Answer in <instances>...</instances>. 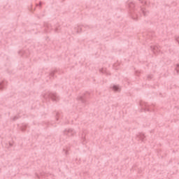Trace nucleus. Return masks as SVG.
<instances>
[{
    "label": "nucleus",
    "mask_w": 179,
    "mask_h": 179,
    "mask_svg": "<svg viewBox=\"0 0 179 179\" xmlns=\"http://www.w3.org/2000/svg\"><path fill=\"white\" fill-rule=\"evenodd\" d=\"M45 99H51L52 101H59V96L57 93L47 92L43 95Z\"/></svg>",
    "instance_id": "f257e3e1"
},
{
    "label": "nucleus",
    "mask_w": 179,
    "mask_h": 179,
    "mask_svg": "<svg viewBox=\"0 0 179 179\" xmlns=\"http://www.w3.org/2000/svg\"><path fill=\"white\" fill-rule=\"evenodd\" d=\"M64 135H67V136H73L75 131L72 129H66L64 131Z\"/></svg>",
    "instance_id": "f03ea898"
},
{
    "label": "nucleus",
    "mask_w": 179,
    "mask_h": 179,
    "mask_svg": "<svg viewBox=\"0 0 179 179\" xmlns=\"http://www.w3.org/2000/svg\"><path fill=\"white\" fill-rule=\"evenodd\" d=\"M77 100L81 101V103H86V95L84 94L83 96H78Z\"/></svg>",
    "instance_id": "7ed1b4c3"
},
{
    "label": "nucleus",
    "mask_w": 179,
    "mask_h": 179,
    "mask_svg": "<svg viewBox=\"0 0 179 179\" xmlns=\"http://www.w3.org/2000/svg\"><path fill=\"white\" fill-rule=\"evenodd\" d=\"M150 48L154 54H156L157 52H159V51H160V49H159V47L157 45L151 46Z\"/></svg>",
    "instance_id": "20e7f679"
},
{
    "label": "nucleus",
    "mask_w": 179,
    "mask_h": 179,
    "mask_svg": "<svg viewBox=\"0 0 179 179\" xmlns=\"http://www.w3.org/2000/svg\"><path fill=\"white\" fill-rule=\"evenodd\" d=\"M113 90L114 92H121V88L118 85H113Z\"/></svg>",
    "instance_id": "39448f33"
},
{
    "label": "nucleus",
    "mask_w": 179,
    "mask_h": 179,
    "mask_svg": "<svg viewBox=\"0 0 179 179\" xmlns=\"http://www.w3.org/2000/svg\"><path fill=\"white\" fill-rule=\"evenodd\" d=\"M138 138H139V139H141L143 142L145 141V134H140L138 135Z\"/></svg>",
    "instance_id": "423d86ee"
},
{
    "label": "nucleus",
    "mask_w": 179,
    "mask_h": 179,
    "mask_svg": "<svg viewBox=\"0 0 179 179\" xmlns=\"http://www.w3.org/2000/svg\"><path fill=\"white\" fill-rule=\"evenodd\" d=\"M129 8L130 9H134V8H135V3L134 2L129 3Z\"/></svg>",
    "instance_id": "0eeeda50"
},
{
    "label": "nucleus",
    "mask_w": 179,
    "mask_h": 179,
    "mask_svg": "<svg viewBox=\"0 0 179 179\" xmlns=\"http://www.w3.org/2000/svg\"><path fill=\"white\" fill-rule=\"evenodd\" d=\"M141 12L144 16H148V13H149V12L146 11L145 8H141Z\"/></svg>",
    "instance_id": "6e6552de"
},
{
    "label": "nucleus",
    "mask_w": 179,
    "mask_h": 179,
    "mask_svg": "<svg viewBox=\"0 0 179 179\" xmlns=\"http://www.w3.org/2000/svg\"><path fill=\"white\" fill-rule=\"evenodd\" d=\"M176 71L177 73H179V64L176 65Z\"/></svg>",
    "instance_id": "1a4fd4ad"
},
{
    "label": "nucleus",
    "mask_w": 179,
    "mask_h": 179,
    "mask_svg": "<svg viewBox=\"0 0 179 179\" xmlns=\"http://www.w3.org/2000/svg\"><path fill=\"white\" fill-rule=\"evenodd\" d=\"M16 120H19V117H18V116H15V117L13 118V121H16Z\"/></svg>",
    "instance_id": "9d476101"
},
{
    "label": "nucleus",
    "mask_w": 179,
    "mask_h": 179,
    "mask_svg": "<svg viewBox=\"0 0 179 179\" xmlns=\"http://www.w3.org/2000/svg\"><path fill=\"white\" fill-rule=\"evenodd\" d=\"M1 89H3V85L2 83H0V90H1Z\"/></svg>",
    "instance_id": "9b49d317"
},
{
    "label": "nucleus",
    "mask_w": 179,
    "mask_h": 179,
    "mask_svg": "<svg viewBox=\"0 0 179 179\" xmlns=\"http://www.w3.org/2000/svg\"><path fill=\"white\" fill-rule=\"evenodd\" d=\"M54 73H55V71H52V72H51V73H50V76H54Z\"/></svg>",
    "instance_id": "f8f14e48"
},
{
    "label": "nucleus",
    "mask_w": 179,
    "mask_h": 179,
    "mask_svg": "<svg viewBox=\"0 0 179 179\" xmlns=\"http://www.w3.org/2000/svg\"><path fill=\"white\" fill-rule=\"evenodd\" d=\"M36 6H40V8H41V1H40L39 4H36Z\"/></svg>",
    "instance_id": "ddd939ff"
},
{
    "label": "nucleus",
    "mask_w": 179,
    "mask_h": 179,
    "mask_svg": "<svg viewBox=\"0 0 179 179\" xmlns=\"http://www.w3.org/2000/svg\"><path fill=\"white\" fill-rule=\"evenodd\" d=\"M145 111H149V108H146L145 109Z\"/></svg>",
    "instance_id": "4468645a"
},
{
    "label": "nucleus",
    "mask_w": 179,
    "mask_h": 179,
    "mask_svg": "<svg viewBox=\"0 0 179 179\" xmlns=\"http://www.w3.org/2000/svg\"><path fill=\"white\" fill-rule=\"evenodd\" d=\"M56 120H58V113H57V117Z\"/></svg>",
    "instance_id": "2eb2a0df"
},
{
    "label": "nucleus",
    "mask_w": 179,
    "mask_h": 179,
    "mask_svg": "<svg viewBox=\"0 0 179 179\" xmlns=\"http://www.w3.org/2000/svg\"><path fill=\"white\" fill-rule=\"evenodd\" d=\"M141 3H143V1H141Z\"/></svg>",
    "instance_id": "dca6fc26"
},
{
    "label": "nucleus",
    "mask_w": 179,
    "mask_h": 179,
    "mask_svg": "<svg viewBox=\"0 0 179 179\" xmlns=\"http://www.w3.org/2000/svg\"><path fill=\"white\" fill-rule=\"evenodd\" d=\"M139 1H142V0H139Z\"/></svg>",
    "instance_id": "f3484780"
}]
</instances>
